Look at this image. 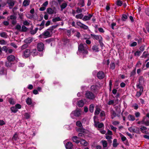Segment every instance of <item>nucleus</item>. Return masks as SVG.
<instances>
[{
	"instance_id": "obj_1",
	"label": "nucleus",
	"mask_w": 149,
	"mask_h": 149,
	"mask_svg": "<svg viewBox=\"0 0 149 149\" xmlns=\"http://www.w3.org/2000/svg\"><path fill=\"white\" fill-rule=\"evenodd\" d=\"M88 47L86 44H80L78 46V51L82 54L84 56L88 54Z\"/></svg>"
},
{
	"instance_id": "obj_2",
	"label": "nucleus",
	"mask_w": 149,
	"mask_h": 149,
	"mask_svg": "<svg viewBox=\"0 0 149 149\" xmlns=\"http://www.w3.org/2000/svg\"><path fill=\"white\" fill-rule=\"evenodd\" d=\"M85 96L88 99L93 100L95 98L96 95L92 92L90 91H87L85 92Z\"/></svg>"
},
{
	"instance_id": "obj_3",
	"label": "nucleus",
	"mask_w": 149,
	"mask_h": 149,
	"mask_svg": "<svg viewBox=\"0 0 149 149\" xmlns=\"http://www.w3.org/2000/svg\"><path fill=\"white\" fill-rule=\"evenodd\" d=\"M52 32L49 29L45 31L43 33L39 36L41 38H46L50 37Z\"/></svg>"
},
{
	"instance_id": "obj_4",
	"label": "nucleus",
	"mask_w": 149,
	"mask_h": 149,
	"mask_svg": "<svg viewBox=\"0 0 149 149\" xmlns=\"http://www.w3.org/2000/svg\"><path fill=\"white\" fill-rule=\"evenodd\" d=\"M8 62L6 63V65L8 67H10L11 66V62L13 61L15 59V57L13 55L8 56L7 58Z\"/></svg>"
},
{
	"instance_id": "obj_5",
	"label": "nucleus",
	"mask_w": 149,
	"mask_h": 149,
	"mask_svg": "<svg viewBox=\"0 0 149 149\" xmlns=\"http://www.w3.org/2000/svg\"><path fill=\"white\" fill-rule=\"evenodd\" d=\"M80 115V111L79 110H76L73 111L70 114V116L72 118H74V117H78Z\"/></svg>"
},
{
	"instance_id": "obj_6",
	"label": "nucleus",
	"mask_w": 149,
	"mask_h": 149,
	"mask_svg": "<svg viewBox=\"0 0 149 149\" xmlns=\"http://www.w3.org/2000/svg\"><path fill=\"white\" fill-rule=\"evenodd\" d=\"M94 126L98 128H104V124L102 123H100L99 122H96L95 120H94Z\"/></svg>"
},
{
	"instance_id": "obj_7",
	"label": "nucleus",
	"mask_w": 149,
	"mask_h": 149,
	"mask_svg": "<svg viewBox=\"0 0 149 149\" xmlns=\"http://www.w3.org/2000/svg\"><path fill=\"white\" fill-rule=\"evenodd\" d=\"M77 24L78 26L84 30H87L88 29V27L87 26L82 23L80 22H77Z\"/></svg>"
},
{
	"instance_id": "obj_8",
	"label": "nucleus",
	"mask_w": 149,
	"mask_h": 149,
	"mask_svg": "<svg viewBox=\"0 0 149 149\" xmlns=\"http://www.w3.org/2000/svg\"><path fill=\"white\" fill-rule=\"evenodd\" d=\"M46 12L49 15H53L55 14L56 12L55 9H53L51 8H48L46 10Z\"/></svg>"
},
{
	"instance_id": "obj_9",
	"label": "nucleus",
	"mask_w": 149,
	"mask_h": 149,
	"mask_svg": "<svg viewBox=\"0 0 149 149\" xmlns=\"http://www.w3.org/2000/svg\"><path fill=\"white\" fill-rule=\"evenodd\" d=\"M91 35L94 39L98 40L99 42L100 41V40L103 39L101 35H96L92 34H91Z\"/></svg>"
},
{
	"instance_id": "obj_10",
	"label": "nucleus",
	"mask_w": 149,
	"mask_h": 149,
	"mask_svg": "<svg viewBox=\"0 0 149 149\" xmlns=\"http://www.w3.org/2000/svg\"><path fill=\"white\" fill-rule=\"evenodd\" d=\"M7 3L8 5L9 9H11L14 6L15 2L13 0H7Z\"/></svg>"
},
{
	"instance_id": "obj_11",
	"label": "nucleus",
	"mask_w": 149,
	"mask_h": 149,
	"mask_svg": "<svg viewBox=\"0 0 149 149\" xmlns=\"http://www.w3.org/2000/svg\"><path fill=\"white\" fill-rule=\"evenodd\" d=\"M44 48V45L43 43H39L37 45V48L39 51H42Z\"/></svg>"
},
{
	"instance_id": "obj_12",
	"label": "nucleus",
	"mask_w": 149,
	"mask_h": 149,
	"mask_svg": "<svg viewBox=\"0 0 149 149\" xmlns=\"http://www.w3.org/2000/svg\"><path fill=\"white\" fill-rule=\"evenodd\" d=\"M93 15L89 14L87 15H85L82 18V20L84 21L90 20L93 16Z\"/></svg>"
},
{
	"instance_id": "obj_13",
	"label": "nucleus",
	"mask_w": 149,
	"mask_h": 149,
	"mask_svg": "<svg viewBox=\"0 0 149 149\" xmlns=\"http://www.w3.org/2000/svg\"><path fill=\"white\" fill-rule=\"evenodd\" d=\"M65 147L66 149H72L73 145L71 142H68L65 145Z\"/></svg>"
},
{
	"instance_id": "obj_14",
	"label": "nucleus",
	"mask_w": 149,
	"mask_h": 149,
	"mask_svg": "<svg viewBox=\"0 0 149 149\" xmlns=\"http://www.w3.org/2000/svg\"><path fill=\"white\" fill-rule=\"evenodd\" d=\"M97 76L99 79H102L104 77V73L102 71H99L97 73Z\"/></svg>"
},
{
	"instance_id": "obj_15",
	"label": "nucleus",
	"mask_w": 149,
	"mask_h": 149,
	"mask_svg": "<svg viewBox=\"0 0 149 149\" xmlns=\"http://www.w3.org/2000/svg\"><path fill=\"white\" fill-rule=\"evenodd\" d=\"M30 52L29 49H26L24 52V56L25 58L28 57L30 54Z\"/></svg>"
},
{
	"instance_id": "obj_16",
	"label": "nucleus",
	"mask_w": 149,
	"mask_h": 149,
	"mask_svg": "<svg viewBox=\"0 0 149 149\" xmlns=\"http://www.w3.org/2000/svg\"><path fill=\"white\" fill-rule=\"evenodd\" d=\"M61 11H63V9L65 8L67 6V4L66 2L64 1L60 5Z\"/></svg>"
},
{
	"instance_id": "obj_17",
	"label": "nucleus",
	"mask_w": 149,
	"mask_h": 149,
	"mask_svg": "<svg viewBox=\"0 0 149 149\" xmlns=\"http://www.w3.org/2000/svg\"><path fill=\"white\" fill-rule=\"evenodd\" d=\"M98 87L97 85H93L92 86L91 88V91L94 93H95L98 91Z\"/></svg>"
},
{
	"instance_id": "obj_18",
	"label": "nucleus",
	"mask_w": 149,
	"mask_h": 149,
	"mask_svg": "<svg viewBox=\"0 0 149 149\" xmlns=\"http://www.w3.org/2000/svg\"><path fill=\"white\" fill-rule=\"evenodd\" d=\"M101 111V110L98 106H96L95 107V115H98Z\"/></svg>"
},
{
	"instance_id": "obj_19",
	"label": "nucleus",
	"mask_w": 149,
	"mask_h": 149,
	"mask_svg": "<svg viewBox=\"0 0 149 149\" xmlns=\"http://www.w3.org/2000/svg\"><path fill=\"white\" fill-rule=\"evenodd\" d=\"M143 124L147 126L149 125V120L147 119L146 117H144L143 118Z\"/></svg>"
},
{
	"instance_id": "obj_20",
	"label": "nucleus",
	"mask_w": 149,
	"mask_h": 149,
	"mask_svg": "<svg viewBox=\"0 0 149 149\" xmlns=\"http://www.w3.org/2000/svg\"><path fill=\"white\" fill-rule=\"evenodd\" d=\"M72 139L73 142L77 143H79L80 141L77 136H74L72 137Z\"/></svg>"
},
{
	"instance_id": "obj_21",
	"label": "nucleus",
	"mask_w": 149,
	"mask_h": 149,
	"mask_svg": "<svg viewBox=\"0 0 149 149\" xmlns=\"http://www.w3.org/2000/svg\"><path fill=\"white\" fill-rule=\"evenodd\" d=\"M6 69L3 68H1L0 70V74L1 75H4L6 74Z\"/></svg>"
},
{
	"instance_id": "obj_22",
	"label": "nucleus",
	"mask_w": 149,
	"mask_h": 149,
	"mask_svg": "<svg viewBox=\"0 0 149 149\" xmlns=\"http://www.w3.org/2000/svg\"><path fill=\"white\" fill-rule=\"evenodd\" d=\"M81 144L84 146H87L88 144V143L84 139L81 140L80 141Z\"/></svg>"
},
{
	"instance_id": "obj_23",
	"label": "nucleus",
	"mask_w": 149,
	"mask_h": 149,
	"mask_svg": "<svg viewBox=\"0 0 149 149\" xmlns=\"http://www.w3.org/2000/svg\"><path fill=\"white\" fill-rule=\"evenodd\" d=\"M30 3V0H24L23 2V6H28Z\"/></svg>"
},
{
	"instance_id": "obj_24",
	"label": "nucleus",
	"mask_w": 149,
	"mask_h": 149,
	"mask_svg": "<svg viewBox=\"0 0 149 149\" xmlns=\"http://www.w3.org/2000/svg\"><path fill=\"white\" fill-rule=\"evenodd\" d=\"M84 105V102L82 100L77 102V105L79 107H82Z\"/></svg>"
},
{
	"instance_id": "obj_25",
	"label": "nucleus",
	"mask_w": 149,
	"mask_h": 149,
	"mask_svg": "<svg viewBox=\"0 0 149 149\" xmlns=\"http://www.w3.org/2000/svg\"><path fill=\"white\" fill-rule=\"evenodd\" d=\"M33 40L31 38H27L24 40V42L26 44L28 43H30Z\"/></svg>"
},
{
	"instance_id": "obj_26",
	"label": "nucleus",
	"mask_w": 149,
	"mask_h": 149,
	"mask_svg": "<svg viewBox=\"0 0 149 149\" xmlns=\"http://www.w3.org/2000/svg\"><path fill=\"white\" fill-rule=\"evenodd\" d=\"M128 119L130 121H133L135 120L134 116L132 115H129L128 116Z\"/></svg>"
},
{
	"instance_id": "obj_27",
	"label": "nucleus",
	"mask_w": 149,
	"mask_h": 149,
	"mask_svg": "<svg viewBox=\"0 0 149 149\" xmlns=\"http://www.w3.org/2000/svg\"><path fill=\"white\" fill-rule=\"evenodd\" d=\"M92 49L93 51L95 52H98L99 51V48L98 45H93L92 47Z\"/></svg>"
},
{
	"instance_id": "obj_28",
	"label": "nucleus",
	"mask_w": 149,
	"mask_h": 149,
	"mask_svg": "<svg viewBox=\"0 0 149 149\" xmlns=\"http://www.w3.org/2000/svg\"><path fill=\"white\" fill-rule=\"evenodd\" d=\"M101 142L102 143L104 148H105L107 146L108 144L106 141L102 140L101 141Z\"/></svg>"
},
{
	"instance_id": "obj_29",
	"label": "nucleus",
	"mask_w": 149,
	"mask_h": 149,
	"mask_svg": "<svg viewBox=\"0 0 149 149\" xmlns=\"http://www.w3.org/2000/svg\"><path fill=\"white\" fill-rule=\"evenodd\" d=\"M26 102L28 105H31L32 103V101L31 98L28 97L26 100Z\"/></svg>"
},
{
	"instance_id": "obj_30",
	"label": "nucleus",
	"mask_w": 149,
	"mask_h": 149,
	"mask_svg": "<svg viewBox=\"0 0 149 149\" xmlns=\"http://www.w3.org/2000/svg\"><path fill=\"white\" fill-rule=\"evenodd\" d=\"M149 55V54H148V52L145 51L143 52L142 55L141 56V57L145 58Z\"/></svg>"
},
{
	"instance_id": "obj_31",
	"label": "nucleus",
	"mask_w": 149,
	"mask_h": 149,
	"mask_svg": "<svg viewBox=\"0 0 149 149\" xmlns=\"http://www.w3.org/2000/svg\"><path fill=\"white\" fill-rule=\"evenodd\" d=\"M19 139V137L18 135L16 133H15L14 134L12 137V139L15 141H16Z\"/></svg>"
},
{
	"instance_id": "obj_32",
	"label": "nucleus",
	"mask_w": 149,
	"mask_h": 149,
	"mask_svg": "<svg viewBox=\"0 0 149 149\" xmlns=\"http://www.w3.org/2000/svg\"><path fill=\"white\" fill-rule=\"evenodd\" d=\"M38 51L36 49H33L31 52V54L33 56H36L38 54Z\"/></svg>"
},
{
	"instance_id": "obj_33",
	"label": "nucleus",
	"mask_w": 149,
	"mask_h": 149,
	"mask_svg": "<svg viewBox=\"0 0 149 149\" xmlns=\"http://www.w3.org/2000/svg\"><path fill=\"white\" fill-rule=\"evenodd\" d=\"M141 131L143 133H146L147 132V128L144 126H143L140 128Z\"/></svg>"
},
{
	"instance_id": "obj_34",
	"label": "nucleus",
	"mask_w": 149,
	"mask_h": 149,
	"mask_svg": "<svg viewBox=\"0 0 149 149\" xmlns=\"http://www.w3.org/2000/svg\"><path fill=\"white\" fill-rule=\"evenodd\" d=\"M94 105L93 104H91L89 106V111L91 113H93L94 111Z\"/></svg>"
},
{
	"instance_id": "obj_35",
	"label": "nucleus",
	"mask_w": 149,
	"mask_h": 149,
	"mask_svg": "<svg viewBox=\"0 0 149 149\" xmlns=\"http://www.w3.org/2000/svg\"><path fill=\"white\" fill-rule=\"evenodd\" d=\"M15 29L19 31H20L21 29V26L18 24L15 26Z\"/></svg>"
},
{
	"instance_id": "obj_36",
	"label": "nucleus",
	"mask_w": 149,
	"mask_h": 149,
	"mask_svg": "<svg viewBox=\"0 0 149 149\" xmlns=\"http://www.w3.org/2000/svg\"><path fill=\"white\" fill-rule=\"evenodd\" d=\"M120 136L122 141L123 142L126 140L127 141L126 138L121 133L120 134Z\"/></svg>"
},
{
	"instance_id": "obj_37",
	"label": "nucleus",
	"mask_w": 149,
	"mask_h": 149,
	"mask_svg": "<svg viewBox=\"0 0 149 149\" xmlns=\"http://www.w3.org/2000/svg\"><path fill=\"white\" fill-rule=\"evenodd\" d=\"M83 16V15L82 13H81L76 15L75 16V17L77 19H82Z\"/></svg>"
},
{
	"instance_id": "obj_38",
	"label": "nucleus",
	"mask_w": 149,
	"mask_h": 149,
	"mask_svg": "<svg viewBox=\"0 0 149 149\" xmlns=\"http://www.w3.org/2000/svg\"><path fill=\"white\" fill-rule=\"evenodd\" d=\"M118 145V143H117V140L116 139H115L113 141V146L114 147H116Z\"/></svg>"
},
{
	"instance_id": "obj_39",
	"label": "nucleus",
	"mask_w": 149,
	"mask_h": 149,
	"mask_svg": "<svg viewBox=\"0 0 149 149\" xmlns=\"http://www.w3.org/2000/svg\"><path fill=\"white\" fill-rule=\"evenodd\" d=\"M28 28L24 25H22L21 29V32H25L27 31Z\"/></svg>"
},
{
	"instance_id": "obj_40",
	"label": "nucleus",
	"mask_w": 149,
	"mask_h": 149,
	"mask_svg": "<svg viewBox=\"0 0 149 149\" xmlns=\"http://www.w3.org/2000/svg\"><path fill=\"white\" fill-rule=\"evenodd\" d=\"M10 109L12 112L15 113L18 111L17 109L15 106L11 107Z\"/></svg>"
},
{
	"instance_id": "obj_41",
	"label": "nucleus",
	"mask_w": 149,
	"mask_h": 149,
	"mask_svg": "<svg viewBox=\"0 0 149 149\" xmlns=\"http://www.w3.org/2000/svg\"><path fill=\"white\" fill-rule=\"evenodd\" d=\"M76 130L77 132H80L83 133H85V130L84 129H81L80 128L77 127L76 128Z\"/></svg>"
},
{
	"instance_id": "obj_42",
	"label": "nucleus",
	"mask_w": 149,
	"mask_h": 149,
	"mask_svg": "<svg viewBox=\"0 0 149 149\" xmlns=\"http://www.w3.org/2000/svg\"><path fill=\"white\" fill-rule=\"evenodd\" d=\"M38 29V28H36L34 30H32L30 31V33L31 34H34L37 32Z\"/></svg>"
},
{
	"instance_id": "obj_43",
	"label": "nucleus",
	"mask_w": 149,
	"mask_h": 149,
	"mask_svg": "<svg viewBox=\"0 0 149 149\" xmlns=\"http://www.w3.org/2000/svg\"><path fill=\"white\" fill-rule=\"evenodd\" d=\"M133 132L137 133L139 132V128L136 127H133Z\"/></svg>"
},
{
	"instance_id": "obj_44",
	"label": "nucleus",
	"mask_w": 149,
	"mask_h": 149,
	"mask_svg": "<svg viewBox=\"0 0 149 149\" xmlns=\"http://www.w3.org/2000/svg\"><path fill=\"white\" fill-rule=\"evenodd\" d=\"M116 116V113L114 111H113L111 113V117L112 119H113Z\"/></svg>"
},
{
	"instance_id": "obj_45",
	"label": "nucleus",
	"mask_w": 149,
	"mask_h": 149,
	"mask_svg": "<svg viewBox=\"0 0 149 149\" xmlns=\"http://www.w3.org/2000/svg\"><path fill=\"white\" fill-rule=\"evenodd\" d=\"M61 20V18L59 17H55L52 19V21L54 22L59 21Z\"/></svg>"
},
{
	"instance_id": "obj_46",
	"label": "nucleus",
	"mask_w": 149,
	"mask_h": 149,
	"mask_svg": "<svg viewBox=\"0 0 149 149\" xmlns=\"http://www.w3.org/2000/svg\"><path fill=\"white\" fill-rule=\"evenodd\" d=\"M127 18V16L125 14L123 15L122 17V20L123 21H125Z\"/></svg>"
},
{
	"instance_id": "obj_47",
	"label": "nucleus",
	"mask_w": 149,
	"mask_h": 149,
	"mask_svg": "<svg viewBox=\"0 0 149 149\" xmlns=\"http://www.w3.org/2000/svg\"><path fill=\"white\" fill-rule=\"evenodd\" d=\"M116 3L118 6H120L122 5V2L120 0H118Z\"/></svg>"
},
{
	"instance_id": "obj_48",
	"label": "nucleus",
	"mask_w": 149,
	"mask_h": 149,
	"mask_svg": "<svg viewBox=\"0 0 149 149\" xmlns=\"http://www.w3.org/2000/svg\"><path fill=\"white\" fill-rule=\"evenodd\" d=\"M136 87L137 88H138L140 89V91H143V87L140 85V84H139L136 85Z\"/></svg>"
},
{
	"instance_id": "obj_49",
	"label": "nucleus",
	"mask_w": 149,
	"mask_h": 149,
	"mask_svg": "<svg viewBox=\"0 0 149 149\" xmlns=\"http://www.w3.org/2000/svg\"><path fill=\"white\" fill-rule=\"evenodd\" d=\"M58 26V25H53L51 27H50L49 28V30L52 32L53 30L54 29L56 28Z\"/></svg>"
},
{
	"instance_id": "obj_50",
	"label": "nucleus",
	"mask_w": 149,
	"mask_h": 149,
	"mask_svg": "<svg viewBox=\"0 0 149 149\" xmlns=\"http://www.w3.org/2000/svg\"><path fill=\"white\" fill-rule=\"evenodd\" d=\"M136 69L135 68L131 72L130 74V76H134L136 74Z\"/></svg>"
},
{
	"instance_id": "obj_51",
	"label": "nucleus",
	"mask_w": 149,
	"mask_h": 149,
	"mask_svg": "<svg viewBox=\"0 0 149 149\" xmlns=\"http://www.w3.org/2000/svg\"><path fill=\"white\" fill-rule=\"evenodd\" d=\"M141 53V52L140 51H137L135 52L134 53L135 56H139Z\"/></svg>"
},
{
	"instance_id": "obj_52",
	"label": "nucleus",
	"mask_w": 149,
	"mask_h": 149,
	"mask_svg": "<svg viewBox=\"0 0 149 149\" xmlns=\"http://www.w3.org/2000/svg\"><path fill=\"white\" fill-rule=\"evenodd\" d=\"M115 68V63H111L110 64V68L113 70Z\"/></svg>"
},
{
	"instance_id": "obj_53",
	"label": "nucleus",
	"mask_w": 149,
	"mask_h": 149,
	"mask_svg": "<svg viewBox=\"0 0 149 149\" xmlns=\"http://www.w3.org/2000/svg\"><path fill=\"white\" fill-rule=\"evenodd\" d=\"M143 91H139L137 92L136 95V96L139 97L142 94Z\"/></svg>"
},
{
	"instance_id": "obj_54",
	"label": "nucleus",
	"mask_w": 149,
	"mask_h": 149,
	"mask_svg": "<svg viewBox=\"0 0 149 149\" xmlns=\"http://www.w3.org/2000/svg\"><path fill=\"white\" fill-rule=\"evenodd\" d=\"M76 125L77 126L81 127L82 126V124L80 121H77L76 123Z\"/></svg>"
},
{
	"instance_id": "obj_55",
	"label": "nucleus",
	"mask_w": 149,
	"mask_h": 149,
	"mask_svg": "<svg viewBox=\"0 0 149 149\" xmlns=\"http://www.w3.org/2000/svg\"><path fill=\"white\" fill-rule=\"evenodd\" d=\"M24 117L26 118L27 119L30 118V116L29 113H26L24 114Z\"/></svg>"
},
{
	"instance_id": "obj_56",
	"label": "nucleus",
	"mask_w": 149,
	"mask_h": 149,
	"mask_svg": "<svg viewBox=\"0 0 149 149\" xmlns=\"http://www.w3.org/2000/svg\"><path fill=\"white\" fill-rule=\"evenodd\" d=\"M0 36L3 38H6L7 36L5 32H2L0 33Z\"/></svg>"
},
{
	"instance_id": "obj_57",
	"label": "nucleus",
	"mask_w": 149,
	"mask_h": 149,
	"mask_svg": "<svg viewBox=\"0 0 149 149\" xmlns=\"http://www.w3.org/2000/svg\"><path fill=\"white\" fill-rule=\"evenodd\" d=\"M8 48L6 46H4L2 47V50L6 53H7Z\"/></svg>"
},
{
	"instance_id": "obj_58",
	"label": "nucleus",
	"mask_w": 149,
	"mask_h": 149,
	"mask_svg": "<svg viewBox=\"0 0 149 149\" xmlns=\"http://www.w3.org/2000/svg\"><path fill=\"white\" fill-rule=\"evenodd\" d=\"M28 47V45L26 44L23 45L21 47V49H24Z\"/></svg>"
},
{
	"instance_id": "obj_59",
	"label": "nucleus",
	"mask_w": 149,
	"mask_h": 149,
	"mask_svg": "<svg viewBox=\"0 0 149 149\" xmlns=\"http://www.w3.org/2000/svg\"><path fill=\"white\" fill-rule=\"evenodd\" d=\"M114 100H109L108 102V104L109 105H113L114 103Z\"/></svg>"
},
{
	"instance_id": "obj_60",
	"label": "nucleus",
	"mask_w": 149,
	"mask_h": 149,
	"mask_svg": "<svg viewBox=\"0 0 149 149\" xmlns=\"http://www.w3.org/2000/svg\"><path fill=\"white\" fill-rule=\"evenodd\" d=\"M23 24L24 25L28 26L29 24V23L26 20L23 21Z\"/></svg>"
},
{
	"instance_id": "obj_61",
	"label": "nucleus",
	"mask_w": 149,
	"mask_h": 149,
	"mask_svg": "<svg viewBox=\"0 0 149 149\" xmlns=\"http://www.w3.org/2000/svg\"><path fill=\"white\" fill-rule=\"evenodd\" d=\"M145 47V45H143L140 47L139 49L140 50V51H141V52H143L144 50Z\"/></svg>"
},
{
	"instance_id": "obj_62",
	"label": "nucleus",
	"mask_w": 149,
	"mask_h": 149,
	"mask_svg": "<svg viewBox=\"0 0 149 149\" xmlns=\"http://www.w3.org/2000/svg\"><path fill=\"white\" fill-rule=\"evenodd\" d=\"M9 102L10 104H15L14 100L12 99H10L9 100Z\"/></svg>"
},
{
	"instance_id": "obj_63",
	"label": "nucleus",
	"mask_w": 149,
	"mask_h": 149,
	"mask_svg": "<svg viewBox=\"0 0 149 149\" xmlns=\"http://www.w3.org/2000/svg\"><path fill=\"white\" fill-rule=\"evenodd\" d=\"M141 65V63L140 61H139L137 62L136 65V67L139 68Z\"/></svg>"
},
{
	"instance_id": "obj_64",
	"label": "nucleus",
	"mask_w": 149,
	"mask_h": 149,
	"mask_svg": "<svg viewBox=\"0 0 149 149\" xmlns=\"http://www.w3.org/2000/svg\"><path fill=\"white\" fill-rule=\"evenodd\" d=\"M120 122L117 121H114L112 122V124L114 125H118Z\"/></svg>"
}]
</instances>
